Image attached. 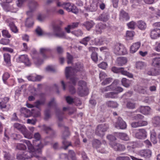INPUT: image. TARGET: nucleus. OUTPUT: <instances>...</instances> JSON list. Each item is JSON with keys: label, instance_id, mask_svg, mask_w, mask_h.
<instances>
[{"label": "nucleus", "instance_id": "obj_1", "mask_svg": "<svg viewBox=\"0 0 160 160\" xmlns=\"http://www.w3.org/2000/svg\"><path fill=\"white\" fill-rule=\"evenodd\" d=\"M34 138L35 140L33 141V143L34 148L28 140H22L20 141L25 143L27 146L28 150L33 152L32 155H35L36 158L39 160H41L40 158L42 150L44 147V145L41 141H39L41 139V137L38 132L35 133L34 134Z\"/></svg>", "mask_w": 160, "mask_h": 160}, {"label": "nucleus", "instance_id": "obj_2", "mask_svg": "<svg viewBox=\"0 0 160 160\" xmlns=\"http://www.w3.org/2000/svg\"><path fill=\"white\" fill-rule=\"evenodd\" d=\"M83 66L82 64L79 62L76 63L75 68L66 67L65 70V74L67 78H70V81L68 84L69 87V90L72 94H74L76 92L74 86L75 85L77 79L74 76L75 73L78 71H82L83 69Z\"/></svg>", "mask_w": 160, "mask_h": 160}, {"label": "nucleus", "instance_id": "obj_3", "mask_svg": "<svg viewBox=\"0 0 160 160\" xmlns=\"http://www.w3.org/2000/svg\"><path fill=\"white\" fill-rule=\"evenodd\" d=\"M118 81L115 80L111 85L106 87V91L111 90H114L116 91L115 92H110L106 93L105 95L106 98H117L118 94L123 91L122 88L118 86Z\"/></svg>", "mask_w": 160, "mask_h": 160}, {"label": "nucleus", "instance_id": "obj_4", "mask_svg": "<svg viewBox=\"0 0 160 160\" xmlns=\"http://www.w3.org/2000/svg\"><path fill=\"white\" fill-rule=\"evenodd\" d=\"M53 32L52 33H47V34L49 37H56L59 38L65 37V33L62 31L60 27L58 26L53 27Z\"/></svg>", "mask_w": 160, "mask_h": 160}, {"label": "nucleus", "instance_id": "obj_5", "mask_svg": "<svg viewBox=\"0 0 160 160\" xmlns=\"http://www.w3.org/2000/svg\"><path fill=\"white\" fill-rule=\"evenodd\" d=\"M78 94L81 96H84L88 94V90L86 82L83 81H80L78 83L77 90Z\"/></svg>", "mask_w": 160, "mask_h": 160}, {"label": "nucleus", "instance_id": "obj_6", "mask_svg": "<svg viewBox=\"0 0 160 160\" xmlns=\"http://www.w3.org/2000/svg\"><path fill=\"white\" fill-rule=\"evenodd\" d=\"M106 144V142L105 141H103L102 143L97 139L94 140L92 142L93 147L95 148L98 152L101 153L106 152L104 150Z\"/></svg>", "mask_w": 160, "mask_h": 160}, {"label": "nucleus", "instance_id": "obj_7", "mask_svg": "<svg viewBox=\"0 0 160 160\" xmlns=\"http://www.w3.org/2000/svg\"><path fill=\"white\" fill-rule=\"evenodd\" d=\"M114 52L116 55H122L127 53L126 48L122 44L118 43L115 44L113 47Z\"/></svg>", "mask_w": 160, "mask_h": 160}, {"label": "nucleus", "instance_id": "obj_8", "mask_svg": "<svg viewBox=\"0 0 160 160\" xmlns=\"http://www.w3.org/2000/svg\"><path fill=\"white\" fill-rule=\"evenodd\" d=\"M65 131L63 132L62 136V138L63 139L62 144L64 146V149H66L68 147L71 145V142H67L66 139L70 135L68 128L67 127H64Z\"/></svg>", "mask_w": 160, "mask_h": 160}, {"label": "nucleus", "instance_id": "obj_9", "mask_svg": "<svg viewBox=\"0 0 160 160\" xmlns=\"http://www.w3.org/2000/svg\"><path fill=\"white\" fill-rule=\"evenodd\" d=\"M62 8L68 12H71L76 14L78 12V9L73 4L70 3H63Z\"/></svg>", "mask_w": 160, "mask_h": 160}, {"label": "nucleus", "instance_id": "obj_10", "mask_svg": "<svg viewBox=\"0 0 160 160\" xmlns=\"http://www.w3.org/2000/svg\"><path fill=\"white\" fill-rule=\"evenodd\" d=\"M32 152L29 150V152H26L24 153H18L17 156V159L19 160H25L33 157L36 158L35 155H32Z\"/></svg>", "mask_w": 160, "mask_h": 160}, {"label": "nucleus", "instance_id": "obj_11", "mask_svg": "<svg viewBox=\"0 0 160 160\" xmlns=\"http://www.w3.org/2000/svg\"><path fill=\"white\" fill-rule=\"evenodd\" d=\"M112 71L114 73H118L120 72L122 74L127 76L129 78H132L133 77L132 74L125 71L122 68H117L113 67L112 68Z\"/></svg>", "mask_w": 160, "mask_h": 160}, {"label": "nucleus", "instance_id": "obj_12", "mask_svg": "<svg viewBox=\"0 0 160 160\" xmlns=\"http://www.w3.org/2000/svg\"><path fill=\"white\" fill-rule=\"evenodd\" d=\"M147 132L144 129H139L136 130L135 132V137L139 139H143L147 137Z\"/></svg>", "mask_w": 160, "mask_h": 160}, {"label": "nucleus", "instance_id": "obj_13", "mask_svg": "<svg viewBox=\"0 0 160 160\" xmlns=\"http://www.w3.org/2000/svg\"><path fill=\"white\" fill-rule=\"evenodd\" d=\"M108 128V125L104 124L99 125L97 126L96 133L99 136H102L104 135V132L107 130Z\"/></svg>", "mask_w": 160, "mask_h": 160}, {"label": "nucleus", "instance_id": "obj_14", "mask_svg": "<svg viewBox=\"0 0 160 160\" xmlns=\"http://www.w3.org/2000/svg\"><path fill=\"white\" fill-rule=\"evenodd\" d=\"M115 128L118 129H125L127 128L126 123L120 117H119L115 125Z\"/></svg>", "mask_w": 160, "mask_h": 160}, {"label": "nucleus", "instance_id": "obj_15", "mask_svg": "<svg viewBox=\"0 0 160 160\" xmlns=\"http://www.w3.org/2000/svg\"><path fill=\"white\" fill-rule=\"evenodd\" d=\"M109 144L116 151H123L125 149V146L120 143L111 142L109 143Z\"/></svg>", "mask_w": 160, "mask_h": 160}, {"label": "nucleus", "instance_id": "obj_16", "mask_svg": "<svg viewBox=\"0 0 160 160\" xmlns=\"http://www.w3.org/2000/svg\"><path fill=\"white\" fill-rule=\"evenodd\" d=\"M150 36L152 39H156L160 37V29L156 28L152 30Z\"/></svg>", "mask_w": 160, "mask_h": 160}, {"label": "nucleus", "instance_id": "obj_17", "mask_svg": "<svg viewBox=\"0 0 160 160\" xmlns=\"http://www.w3.org/2000/svg\"><path fill=\"white\" fill-rule=\"evenodd\" d=\"M141 43L138 42L133 43L131 46L130 52L131 53H134L136 52L139 48Z\"/></svg>", "mask_w": 160, "mask_h": 160}, {"label": "nucleus", "instance_id": "obj_18", "mask_svg": "<svg viewBox=\"0 0 160 160\" xmlns=\"http://www.w3.org/2000/svg\"><path fill=\"white\" fill-rule=\"evenodd\" d=\"M138 154L145 158H149L151 156L152 152L149 149L142 150L139 151Z\"/></svg>", "mask_w": 160, "mask_h": 160}, {"label": "nucleus", "instance_id": "obj_19", "mask_svg": "<svg viewBox=\"0 0 160 160\" xmlns=\"http://www.w3.org/2000/svg\"><path fill=\"white\" fill-rule=\"evenodd\" d=\"M95 42L97 45H102L108 42L107 38L104 37H100L95 39Z\"/></svg>", "mask_w": 160, "mask_h": 160}, {"label": "nucleus", "instance_id": "obj_20", "mask_svg": "<svg viewBox=\"0 0 160 160\" xmlns=\"http://www.w3.org/2000/svg\"><path fill=\"white\" fill-rule=\"evenodd\" d=\"M148 124L147 121H140L138 122H133L131 124L132 127L134 128L146 126Z\"/></svg>", "mask_w": 160, "mask_h": 160}, {"label": "nucleus", "instance_id": "obj_21", "mask_svg": "<svg viewBox=\"0 0 160 160\" xmlns=\"http://www.w3.org/2000/svg\"><path fill=\"white\" fill-rule=\"evenodd\" d=\"M19 61L24 63L27 66H29L30 64L28 58L26 55H22L18 57Z\"/></svg>", "mask_w": 160, "mask_h": 160}, {"label": "nucleus", "instance_id": "obj_22", "mask_svg": "<svg viewBox=\"0 0 160 160\" xmlns=\"http://www.w3.org/2000/svg\"><path fill=\"white\" fill-rule=\"evenodd\" d=\"M116 62L119 66H122L127 63V59L125 57H120L117 58Z\"/></svg>", "mask_w": 160, "mask_h": 160}, {"label": "nucleus", "instance_id": "obj_23", "mask_svg": "<svg viewBox=\"0 0 160 160\" xmlns=\"http://www.w3.org/2000/svg\"><path fill=\"white\" fill-rule=\"evenodd\" d=\"M152 122L154 127H160V116H155L153 117L152 118Z\"/></svg>", "mask_w": 160, "mask_h": 160}, {"label": "nucleus", "instance_id": "obj_24", "mask_svg": "<svg viewBox=\"0 0 160 160\" xmlns=\"http://www.w3.org/2000/svg\"><path fill=\"white\" fill-rule=\"evenodd\" d=\"M140 112L144 114H148L150 112V108L147 106H141L139 108Z\"/></svg>", "mask_w": 160, "mask_h": 160}, {"label": "nucleus", "instance_id": "obj_25", "mask_svg": "<svg viewBox=\"0 0 160 160\" xmlns=\"http://www.w3.org/2000/svg\"><path fill=\"white\" fill-rule=\"evenodd\" d=\"M152 62V64L153 67L156 68H160V57L153 58Z\"/></svg>", "mask_w": 160, "mask_h": 160}, {"label": "nucleus", "instance_id": "obj_26", "mask_svg": "<svg viewBox=\"0 0 160 160\" xmlns=\"http://www.w3.org/2000/svg\"><path fill=\"white\" fill-rule=\"evenodd\" d=\"M129 19V17L128 14L123 10L121 11L120 14V19L123 21H127Z\"/></svg>", "mask_w": 160, "mask_h": 160}, {"label": "nucleus", "instance_id": "obj_27", "mask_svg": "<svg viewBox=\"0 0 160 160\" xmlns=\"http://www.w3.org/2000/svg\"><path fill=\"white\" fill-rule=\"evenodd\" d=\"M105 27L104 25L101 23L99 24L96 25L95 31L97 34H101Z\"/></svg>", "mask_w": 160, "mask_h": 160}, {"label": "nucleus", "instance_id": "obj_28", "mask_svg": "<svg viewBox=\"0 0 160 160\" xmlns=\"http://www.w3.org/2000/svg\"><path fill=\"white\" fill-rule=\"evenodd\" d=\"M151 133V140L152 142L154 144H155L157 143V140L156 138V134L154 130H152L150 132Z\"/></svg>", "mask_w": 160, "mask_h": 160}, {"label": "nucleus", "instance_id": "obj_29", "mask_svg": "<svg viewBox=\"0 0 160 160\" xmlns=\"http://www.w3.org/2000/svg\"><path fill=\"white\" fill-rule=\"evenodd\" d=\"M106 104L108 107L112 108H116L119 105L117 102L113 101H108L106 102Z\"/></svg>", "mask_w": 160, "mask_h": 160}, {"label": "nucleus", "instance_id": "obj_30", "mask_svg": "<svg viewBox=\"0 0 160 160\" xmlns=\"http://www.w3.org/2000/svg\"><path fill=\"white\" fill-rule=\"evenodd\" d=\"M24 135V137L28 139H31L32 137V133L29 132L25 128L24 130L22 133Z\"/></svg>", "mask_w": 160, "mask_h": 160}, {"label": "nucleus", "instance_id": "obj_31", "mask_svg": "<svg viewBox=\"0 0 160 160\" xmlns=\"http://www.w3.org/2000/svg\"><path fill=\"white\" fill-rule=\"evenodd\" d=\"M31 113L32 115L34 117H39L41 115L40 110L38 109H32Z\"/></svg>", "mask_w": 160, "mask_h": 160}, {"label": "nucleus", "instance_id": "obj_32", "mask_svg": "<svg viewBox=\"0 0 160 160\" xmlns=\"http://www.w3.org/2000/svg\"><path fill=\"white\" fill-rule=\"evenodd\" d=\"M137 145V143L135 142H129V145L127 146L128 150L131 152L134 151V149Z\"/></svg>", "mask_w": 160, "mask_h": 160}, {"label": "nucleus", "instance_id": "obj_33", "mask_svg": "<svg viewBox=\"0 0 160 160\" xmlns=\"http://www.w3.org/2000/svg\"><path fill=\"white\" fill-rule=\"evenodd\" d=\"M4 60L7 65H11V57L10 55L8 53L4 54Z\"/></svg>", "mask_w": 160, "mask_h": 160}, {"label": "nucleus", "instance_id": "obj_34", "mask_svg": "<svg viewBox=\"0 0 160 160\" xmlns=\"http://www.w3.org/2000/svg\"><path fill=\"white\" fill-rule=\"evenodd\" d=\"M94 24V22L92 21H88L84 22L83 25L85 26L87 29L89 30L91 28H92Z\"/></svg>", "mask_w": 160, "mask_h": 160}, {"label": "nucleus", "instance_id": "obj_35", "mask_svg": "<svg viewBox=\"0 0 160 160\" xmlns=\"http://www.w3.org/2000/svg\"><path fill=\"white\" fill-rule=\"evenodd\" d=\"M8 98L7 97L4 98L3 100L0 102V109H2L5 108L6 107V103L8 101Z\"/></svg>", "mask_w": 160, "mask_h": 160}, {"label": "nucleus", "instance_id": "obj_36", "mask_svg": "<svg viewBox=\"0 0 160 160\" xmlns=\"http://www.w3.org/2000/svg\"><path fill=\"white\" fill-rule=\"evenodd\" d=\"M14 128L19 130L22 133L25 130V129L26 128L24 126L18 123H15L14 125Z\"/></svg>", "mask_w": 160, "mask_h": 160}, {"label": "nucleus", "instance_id": "obj_37", "mask_svg": "<svg viewBox=\"0 0 160 160\" xmlns=\"http://www.w3.org/2000/svg\"><path fill=\"white\" fill-rule=\"evenodd\" d=\"M78 22H75L72 24V25H68L65 28V29L68 33L70 32V30L77 27L78 25Z\"/></svg>", "mask_w": 160, "mask_h": 160}, {"label": "nucleus", "instance_id": "obj_38", "mask_svg": "<svg viewBox=\"0 0 160 160\" xmlns=\"http://www.w3.org/2000/svg\"><path fill=\"white\" fill-rule=\"evenodd\" d=\"M138 28L141 30H144L146 28V23L142 21H139L137 22Z\"/></svg>", "mask_w": 160, "mask_h": 160}, {"label": "nucleus", "instance_id": "obj_39", "mask_svg": "<svg viewBox=\"0 0 160 160\" xmlns=\"http://www.w3.org/2000/svg\"><path fill=\"white\" fill-rule=\"evenodd\" d=\"M147 74L149 75L156 76L158 75L159 73L155 69L152 68L149 70Z\"/></svg>", "mask_w": 160, "mask_h": 160}, {"label": "nucleus", "instance_id": "obj_40", "mask_svg": "<svg viewBox=\"0 0 160 160\" xmlns=\"http://www.w3.org/2000/svg\"><path fill=\"white\" fill-rule=\"evenodd\" d=\"M108 16L105 13L102 14L99 17V20L103 22H106L107 21L108 19Z\"/></svg>", "mask_w": 160, "mask_h": 160}, {"label": "nucleus", "instance_id": "obj_41", "mask_svg": "<svg viewBox=\"0 0 160 160\" xmlns=\"http://www.w3.org/2000/svg\"><path fill=\"white\" fill-rule=\"evenodd\" d=\"M45 102V99L44 97H43L40 100H38L35 102V106L36 107L38 108L39 106L43 105Z\"/></svg>", "mask_w": 160, "mask_h": 160}, {"label": "nucleus", "instance_id": "obj_42", "mask_svg": "<svg viewBox=\"0 0 160 160\" xmlns=\"http://www.w3.org/2000/svg\"><path fill=\"white\" fill-rule=\"evenodd\" d=\"M38 6V3L34 0L31 1L29 4L30 8L32 10L35 9Z\"/></svg>", "mask_w": 160, "mask_h": 160}, {"label": "nucleus", "instance_id": "obj_43", "mask_svg": "<svg viewBox=\"0 0 160 160\" xmlns=\"http://www.w3.org/2000/svg\"><path fill=\"white\" fill-rule=\"evenodd\" d=\"M118 136L122 140L128 141L129 140V138L128 135L125 133H119Z\"/></svg>", "mask_w": 160, "mask_h": 160}, {"label": "nucleus", "instance_id": "obj_44", "mask_svg": "<svg viewBox=\"0 0 160 160\" xmlns=\"http://www.w3.org/2000/svg\"><path fill=\"white\" fill-rule=\"evenodd\" d=\"M121 82L122 85L125 87L128 88L129 86L130 82L129 80L123 78H122Z\"/></svg>", "mask_w": 160, "mask_h": 160}, {"label": "nucleus", "instance_id": "obj_45", "mask_svg": "<svg viewBox=\"0 0 160 160\" xmlns=\"http://www.w3.org/2000/svg\"><path fill=\"white\" fill-rule=\"evenodd\" d=\"M91 39V38L90 36L86 37L83 38L80 42L85 46H86L88 44V42Z\"/></svg>", "mask_w": 160, "mask_h": 160}, {"label": "nucleus", "instance_id": "obj_46", "mask_svg": "<svg viewBox=\"0 0 160 160\" xmlns=\"http://www.w3.org/2000/svg\"><path fill=\"white\" fill-rule=\"evenodd\" d=\"M145 66V64L142 62H137L136 64V67L138 69H142L144 68Z\"/></svg>", "mask_w": 160, "mask_h": 160}, {"label": "nucleus", "instance_id": "obj_47", "mask_svg": "<svg viewBox=\"0 0 160 160\" xmlns=\"http://www.w3.org/2000/svg\"><path fill=\"white\" fill-rule=\"evenodd\" d=\"M9 26L11 30L15 33H16L18 32V30L17 28L15 26L14 24L12 22H10L9 24Z\"/></svg>", "mask_w": 160, "mask_h": 160}, {"label": "nucleus", "instance_id": "obj_48", "mask_svg": "<svg viewBox=\"0 0 160 160\" xmlns=\"http://www.w3.org/2000/svg\"><path fill=\"white\" fill-rule=\"evenodd\" d=\"M134 35V32L132 31H127L126 34V36L128 40L132 39Z\"/></svg>", "mask_w": 160, "mask_h": 160}, {"label": "nucleus", "instance_id": "obj_49", "mask_svg": "<svg viewBox=\"0 0 160 160\" xmlns=\"http://www.w3.org/2000/svg\"><path fill=\"white\" fill-rule=\"evenodd\" d=\"M33 22L32 19L31 18H28L27 19L25 23L26 26L28 27H31L33 24Z\"/></svg>", "mask_w": 160, "mask_h": 160}, {"label": "nucleus", "instance_id": "obj_50", "mask_svg": "<svg viewBox=\"0 0 160 160\" xmlns=\"http://www.w3.org/2000/svg\"><path fill=\"white\" fill-rule=\"evenodd\" d=\"M72 33L77 37L81 36L83 34V32L80 30H78L72 32Z\"/></svg>", "mask_w": 160, "mask_h": 160}, {"label": "nucleus", "instance_id": "obj_51", "mask_svg": "<svg viewBox=\"0 0 160 160\" xmlns=\"http://www.w3.org/2000/svg\"><path fill=\"white\" fill-rule=\"evenodd\" d=\"M98 4L96 3H92L91 5L90 9L91 11L94 12L96 11L98 9Z\"/></svg>", "mask_w": 160, "mask_h": 160}, {"label": "nucleus", "instance_id": "obj_52", "mask_svg": "<svg viewBox=\"0 0 160 160\" xmlns=\"http://www.w3.org/2000/svg\"><path fill=\"white\" fill-rule=\"evenodd\" d=\"M43 127L44 130L47 133L52 132V128L49 126H48L46 125H43Z\"/></svg>", "mask_w": 160, "mask_h": 160}, {"label": "nucleus", "instance_id": "obj_53", "mask_svg": "<svg viewBox=\"0 0 160 160\" xmlns=\"http://www.w3.org/2000/svg\"><path fill=\"white\" fill-rule=\"evenodd\" d=\"M130 2L132 3V7L133 8H135L139 5V2L138 0H131Z\"/></svg>", "mask_w": 160, "mask_h": 160}, {"label": "nucleus", "instance_id": "obj_54", "mask_svg": "<svg viewBox=\"0 0 160 160\" xmlns=\"http://www.w3.org/2000/svg\"><path fill=\"white\" fill-rule=\"evenodd\" d=\"M2 35L5 37L9 38L11 37V36L9 33L8 32L7 30H3L2 31Z\"/></svg>", "mask_w": 160, "mask_h": 160}, {"label": "nucleus", "instance_id": "obj_55", "mask_svg": "<svg viewBox=\"0 0 160 160\" xmlns=\"http://www.w3.org/2000/svg\"><path fill=\"white\" fill-rule=\"evenodd\" d=\"M135 104L133 102L131 101H128L127 103V107L130 109H133L135 108Z\"/></svg>", "mask_w": 160, "mask_h": 160}, {"label": "nucleus", "instance_id": "obj_56", "mask_svg": "<svg viewBox=\"0 0 160 160\" xmlns=\"http://www.w3.org/2000/svg\"><path fill=\"white\" fill-rule=\"evenodd\" d=\"M91 58L95 62H96L98 60L97 53L95 52H93L91 55Z\"/></svg>", "mask_w": 160, "mask_h": 160}, {"label": "nucleus", "instance_id": "obj_57", "mask_svg": "<svg viewBox=\"0 0 160 160\" xmlns=\"http://www.w3.org/2000/svg\"><path fill=\"white\" fill-rule=\"evenodd\" d=\"M36 32L37 34L39 36H41L43 34V31L39 27H38L36 29Z\"/></svg>", "mask_w": 160, "mask_h": 160}, {"label": "nucleus", "instance_id": "obj_58", "mask_svg": "<svg viewBox=\"0 0 160 160\" xmlns=\"http://www.w3.org/2000/svg\"><path fill=\"white\" fill-rule=\"evenodd\" d=\"M18 149L21 150H25L26 149V146L22 143H18L17 145Z\"/></svg>", "mask_w": 160, "mask_h": 160}, {"label": "nucleus", "instance_id": "obj_59", "mask_svg": "<svg viewBox=\"0 0 160 160\" xmlns=\"http://www.w3.org/2000/svg\"><path fill=\"white\" fill-rule=\"evenodd\" d=\"M112 81V79L111 78H108L105 79V80L102 82V85H105L109 84Z\"/></svg>", "mask_w": 160, "mask_h": 160}, {"label": "nucleus", "instance_id": "obj_60", "mask_svg": "<svg viewBox=\"0 0 160 160\" xmlns=\"http://www.w3.org/2000/svg\"><path fill=\"white\" fill-rule=\"evenodd\" d=\"M98 66L101 68L105 69L108 66V64L105 62H102L99 64Z\"/></svg>", "mask_w": 160, "mask_h": 160}, {"label": "nucleus", "instance_id": "obj_61", "mask_svg": "<svg viewBox=\"0 0 160 160\" xmlns=\"http://www.w3.org/2000/svg\"><path fill=\"white\" fill-rule=\"evenodd\" d=\"M9 42V39L3 38L0 40V43L3 45H7Z\"/></svg>", "mask_w": 160, "mask_h": 160}, {"label": "nucleus", "instance_id": "obj_62", "mask_svg": "<svg viewBox=\"0 0 160 160\" xmlns=\"http://www.w3.org/2000/svg\"><path fill=\"white\" fill-rule=\"evenodd\" d=\"M10 77L9 74L8 72L5 73L2 76V80L5 83L6 81Z\"/></svg>", "mask_w": 160, "mask_h": 160}, {"label": "nucleus", "instance_id": "obj_63", "mask_svg": "<svg viewBox=\"0 0 160 160\" xmlns=\"http://www.w3.org/2000/svg\"><path fill=\"white\" fill-rule=\"evenodd\" d=\"M69 155L72 159V160H77L75 157V153L72 151L71 150L69 152Z\"/></svg>", "mask_w": 160, "mask_h": 160}, {"label": "nucleus", "instance_id": "obj_64", "mask_svg": "<svg viewBox=\"0 0 160 160\" xmlns=\"http://www.w3.org/2000/svg\"><path fill=\"white\" fill-rule=\"evenodd\" d=\"M116 160H130V159L128 156H119L117 158Z\"/></svg>", "mask_w": 160, "mask_h": 160}]
</instances>
